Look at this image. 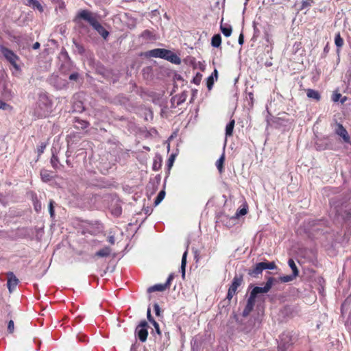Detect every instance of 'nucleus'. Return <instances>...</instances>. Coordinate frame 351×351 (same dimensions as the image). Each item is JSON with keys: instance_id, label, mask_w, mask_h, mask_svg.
Instances as JSON below:
<instances>
[{"instance_id": "nucleus-1", "label": "nucleus", "mask_w": 351, "mask_h": 351, "mask_svg": "<svg viewBox=\"0 0 351 351\" xmlns=\"http://www.w3.org/2000/svg\"><path fill=\"white\" fill-rule=\"evenodd\" d=\"M97 14L93 13L88 10H80L75 17L74 21L80 23L81 20L88 22L93 28L104 39L106 40L109 36L107 31L98 21Z\"/></svg>"}, {"instance_id": "nucleus-2", "label": "nucleus", "mask_w": 351, "mask_h": 351, "mask_svg": "<svg viewBox=\"0 0 351 351\" xmlns=\"http://www.w3.org/2000/svg\"><path fill=\"white\" fill-rule=\"evenodd\" d=\"M147 55L149 57L160 58L169 61L176 64L181 63L180 58L173 51L166 49H154L147 52Z\"/></svg>"}, {"instance_id": "nucleus-3", "label": "nucleus", "mask_w": 351, "mask_h": 351, "mask_svg": "<svg viewBox=\"0 0 351 351\" xmlns=\"http://www.w3.org/2000/svg\"><path fill=\"white\" fill-rule=\"evenodd\" d=\"M298 340V335L293 331H285L280 336L278 351H285L293 346Z\"/></svg>"}, {"instance_id": "nucleus-4", "label": "nucleus", "mask_w": 351, "mask_h": 351, "mask_svg": "<svg viewBox=\"0 0 351 351\" xmlns=\"http://www.w3.org/2000/svg\"><path fill=\"white\" fill-rule=\"evenodd\" d=\"M278 282L276 278L269 277L264 287H254L250 292V298L254 300H256V298L259 293H267L269 291L273 285Z\"/></svg>"}, {"instance_id": "nucleus-5", "label": "nucleus", "mask_w": 351, "mask_h": 351, "mask_svg": "<svg viewBox=\"0 0 351 351\" xmlns=\"http://www.w3.org/2000/svg\"><path fill=\"white\" fill-rule=\"evenodd\" d=\"M0 51L5 60L10 63L16 71H18L21 70L19 65L17 64V61L19 60V57L14 53L13 51L3 45H0Z\"/></svg>"}, {"instance_id": "nucleus-6", "label": "nucleus", "mask_w": 351, "mask_h": 351, "mask_svg": "<svg viewBox=\"0 0 351 351\" xmlns=\"http://www.w3.org/2000/svg\"><path fill=\"white\" fill-rule=\"evenodd\" d=\"M148 324L146 321H142L136 328V333L138 339L141 342H145L147 340L148 331Z\"/></svg>"}, {"instance_id": "nucleus-7", "label": "nucleus", "mask_w": 351, "mask_h": 351, "mask_svg": "<svg viewBox=\"0 0 351 351\" xmlns=\"http://www.w3.org/2000/svg\"><path fill=\"white\" fill-rule=\"evenodd\" d=\"M335 134L341 136L343 141L347 143H350V137L346 130V128L341 123H337V128L335 129Z\"/></svg>"}, {"instance_id": "nucleus-8", "label": "nucleus", "mask_w": 351, "mask_h": 351, "mask_svg": "<svg viewBox=\"0 0 351 351\" xmlns=\"http://www.w3.org/2000/svg\"><path fill=\"white\" fill-rule=\"evenodd\" d=\"M8 276V282H7V287L10 291V293H12L13 290L16 288L19 283V280L16 277V276L14 274L13 272L10 271L7 274Z\"/></svg>"}, {"instance_id": "nucleus-9", "label": "nucleus", "mask_w": 351, "mask_h": 351, "mask_svg": "<svg viewBox=\"0 0 351 351\" xmlns=\"http://www.w3.org/2000/svg\"><path fill=\"white\" fill-rule=\"evenodd\" d=\"M264 270L263 265L262 262L258 263L255 265V266L249 270L248 274L252 277L256 278L259 274H261Z\"/></svg>"}, {"instance_id": "nucleus-10", "label": "nucleus", "mask_w": 351, "mask_h": 351, "mask_svg": "<svg viewBox=\"0 0 351 351\" xmlns=\"http://www.w3.org/2000/svg\"><path fill=\"white\" fill-rule=\"evenodd\" d=\"M243 282V276L241 275H236L228 289L237 293V288L241 285Z\"/></svg>"}, {"instance_id": "nucleus-11", "label": "nucleus", "mask_w": 351, "mask_h": 351, "mask_svg": "<svg viewBox=\"0 0 351 351\" xmlns=\"http://www.w3.org/2000/svg\"><path fill=\"white\" fill-rule=\"evenodd\" d=\"M255 304V300H252L250 297L247 299L246 306L243 311V316L247 317L250 312L253 310Z\"/></svg>"}, {"instance_id": "nucleus-12", "label": "nucleus", "mask_w": 351, "mask_h": 351, "mask_svg": "<svg viewBox=\"0 0 351 351\" xmlns=\"http://www.w3.org/2000/svg\"><path fill=\"white\" fill-rule=\"evenodd\" d=\"M140 36L146 42L155 40L156 39L155 34L149 29L144 30Z\"/></svg>"}, {"instance_id": "nucleus-13", "label": "nucleus", "mask_w": 351, "mask_h": 351, "mask_svg": "<svg viewBox=\"0 0 351 351\" xmlns=\"http://www.w3.org/2000/svg\"><path fill=\"white\" fill-rule=\"evenodd\" d=\"M112 250L110 247L106 246L102 249L98 250L94 255L95 257H108L110 255Z\"/></svg>"}, {"instance_id": "nucleus-14", "label": "nucleus", "mask_w": 351, "mask_h": 351, "mask_svg": "<svg viewBox=\"0 0 351 351\" xmlns=\"http://www.w3.org/2000/svg\"><path fill=\"white\" fill-rule=\"evenodd\" d=\"M189 245V243H187L186 250L182 255V261H181L180 270H181V273H182V277L183 279L185 277V268H186V256H187V253H188Z\"/></svg>"}, {"instance_id": "nucleus-15", "label": "nucleus", "mask_w": 351, "mask_h": 351, "mask_svg": "<svg viewBox=\"0 0 351 351\" xmlns=\"http://www.w3.org/2000/svg\"><path fill=\"white\" fill-rule=\"evenodd\" d=\"M220 29L226 37H229L232 32L231 25L228 24H223V19L221 22Z\"/></svg>"}, {"instance_id": "nucleus-16", "label": "nucleus", "mask_w": 351, "mask_h": 351, "mask_svg": "<svg viewBox=\"0 0 351 351\" xmlns=\"http://www.w3.org/2000/svg\"><path fill=\"white\" fill-rule=\"evenodd\" d=\"M167 289V285L157 284L148 288L147 291L149 293L154 291H163Z\"/></svg>"}, {"instance_id": "nucleus-17", "label": "nucleus", "mask_w": 351, "mask_h": 351, "mask_svg": "<svg viewBox=\"0 0 351 351\" xmlns=\"http://www.w3.org/2000/svg\"><path fill=\"white\" fill-rule=\"evenodd\" d=\"M235 124L234 119H232L226 126V136H230L232 135L233 130Z\"/></svg>"}, {"instance_id": "nucleus-18", "label": "nucleus", "mask_w": 351, "mask_h": 351, "mask_svg": "<svg viewBox=\"0 0 351 351\" xmlns=\"http://www.w3.org/2000/svg\"><path fill=\"white\" fill-rule=\"evenodd\" d=\"M306 95L308 97L313 99L316 101H319L321 98L319 92L313 89H308L306 90Z\"/></svg>"}, {"instance_id": "nucleus-19", "label": "nucleus", "mask_w": 351, "mask_h": 351, "mask_svg": "<svg viewBox=\"0 0 351 351\" xmlns=\"http://www.w3.org/2000/svg\"><path fill=\"white\" fill-rule=\"evenodd\" d=\"M27 5L32 7L34 9L38 10L40 12L43 11V6L37 0H27Z\"/></svg>"}, {"instance_id": "nucleus-20", "label": "nucleus", "mask_w": 351, "mask_h": 351, "mask_svg": "<svg viewBox=\"0 0 351 351\" xmlns=\"http://www.w3.org/2000/svg\"><path fill=\"white\" fill-rule=\"evenodd\" d=\"M186 97H187L186 93H182L180 95H176L175 97H173L171 100H173V101L176 100L177 106H180V104H182V103H184L186 101Z\"/></svg>"}, {"instance_id": "nucleus-21", "label": "nucleus", "mask_w": 351, "mask_h": 351, "mask_svg": "<svg viewBox=\"0 0 351 351\" xmlns=\"http://www.w3.org/2000/svg\"><path fill=\"white\" fill-rule=\"evenodd\" d=\"M221 44V37L220 34H215L211 40V45L214 47H219Z\"/></svg>"}, {"instance_id": "nucleus-22", "label": "nucleus", "mask_w": 351, "mask_h": 351, "mask_svg": "<svg viewBox=\"0 0 351 351\" xmlns=\"http://www.w3.org/2000/svg\"><path fill=\"white\" fill-rule=\"evenodd\" d=\"M40 176L42 180L45 182L50 181L52 178L50 172L45 169H43L40 171Z\"/></svg>"}, {"instance_id": "nucleus-23", "label": "nucleus", "mask_w": 351, "mask_h": 351, "mask_svg": "<svg viewBox=\"0 0 351 351\" xmlns=\"http://www.w3.org/2000/svg\"><path fill=\"white\" fill-rule=\"evenodd\" d=\"M296 277H297V276L292 274L291 275H286V276H280L279 278V279H277V280H278V282L280 281L282 282H289L293 280Z\"/></svg>"}, {"instance_id": "nucleus-24", "label": "nucleus", "mask_w": 351, "mask_h": 351, "mask_svg": "<svg viewBox=\"0 0 351 351\" xmlns=\"http://www.w3.org/2000/svg\"><path fill=\"white\" fill-rule=\"evenodd\" d=\"M288 265L290 267V268L292 269V271H293L292 274H293L298 276L299 274V271L298 269V267H297L294 261L292 258L289 259Z\"/></svg>"}, {"instance_id": "nucleus-25", "label": "nucleus", "mask_w": 351, "mask_h": 351, "mask_svg": "<svg viewBox=\"0 0 351 351\" xmlns=\"http://www.w3.org/2000/svg\"><path fill=\"white\" fill-rule=\"evenodd\" d=\"M225 160V156L223 154L216 162V167L220 173L223 171V165Z\"/></svg>"}, {"instance_id": "nucleus-26", "label": "nucleus", "mask_w": 351, "mask_h": 351, "mask_svg": "<svg viewBox=\"0 0 351 351\" xmlns=\"http://www.w3.org/2000/svg\"><path fill=\"white\" fill-rule=\"evenodd\" d=\"M165 196V191L164 190L160 191L154 200V206H158L163 200Z\"/></svg>"}, {"instance_id": "nucleus-27", "label": "nucleus", "mask_w": 351, "mask_h": 351, "mask_svg": "<svg viewBox=\"0 0 351 351\" xmlns=\"http://www.w3.org/2000/svg\"><path fill=\"white\" fill-rule=\"evenodd\" d=\"M75 127L77 128H81V129H85L88 127L89 123L88 122L80 119H76L75 120Z\"/></svg>"}, {"instance_id": "nucleus-28", "label": "nucleus", "mask_w": 351, "mask_h": 351, "mask_svg": "<svg viewBox=\"0 0 351 351\" xmlns=\"http://www.w3.org/2000/svg\"><path fill=\"white\" fill-rule=\"evenodd\" d=\"M335 43L337 48H341L343 45V40L339 33L335 35Z\"/></svg>"}, {"instance_id": "nucleus-29", "label": "nucleus", "mask_w": 351, "mask_h": 351, "mask_svg": "<svg viewBox=\"0 0 351 351\" xmlns=\"http://www.w3.org/2000/svg\"><path fill=\"white\" fill-rule=\"evenodd\" d=\"M264 269H274L276 265L274 262H262Z\"/></svg>"}, {"instance_id": "nucleus-30", "label": "nucleus", "mask_w": 351, "mask_h": 351, "mask_svg": "<svg viewBox=\"0 0 351 351\" xmlns=\"http://www.w3.org/2000/svg\"><path fill=\"white\" fill-rule=\"evenodd\" d=\"M51 163L52 167L54 169L58 168L59 160H58V156L56 155H55L54 153H53V154H52V157L51 158Z\"/></svg>"}, {"instance_id": "nucleus-31", "label": "nucleus", "mask_w": 351, "mask_h": 351, "mask_svg": "<svg viewBox=\"0 0 351 351\" xmlns=\"http://www.w3.org/2000/svg\"><path fill=\"white\" fill-rule=\"evenodd\" d=\"M122 213V208L120 206L117 205L112 209V214L115 217H119Z\"/></svg>"}, {"instance_id": "nucleus-32", "label": "nucleus", "mask_w": 351, "mask_h": 351, "mask_svg": "<svg viewBox=\"0 0 351 351\" xmlns=\"http://www.w3.org/2000/svg\"><path fill=\"white\" fill-rule=\"evenodd\" d=\"M214 84L213 74H211L208 78L206 82V86L208 90H211Z\"/></svg>"}, {"instance_id": "nucleus-33", "label": "nucleus", "mask_w": 351, "mask_h": 351, "mask_svg": "<svg viewBox=\"0 0 351 351\" xmlns=\"http://www.w3.org/2000/svg\"><path fill=\"white\" fill-rule=\"evenodd\" d=\"M202 75L200 73H197L195 76L193 78L192 82L196 85H199L201 82Z\"/></svg>"}, {"instance_id": "nucleus-34", "label": "nucleus", "mask_w": 351, "mask_h": 351, "mask_svg": "<svg viewBox=\"0 0 351 351\" xmlns=\"http://www.w3.org/2000/svg\"><path fill=\"white\" fill-rule=\"evenodd\" d=\"M49 212L51 217H53L55 215V212H54V208H53V200H50V202H49Z\"/></svg>"}, {"instance_id": "nucleus-35", "label": "nucleus", "mask_w": 351, "mask_h": 351, "mask_svg": "<svg viewBox=\"0 0 351 351\" xmlns=\"http://www.w3.org/2000/svg\"><path fill=\"white\" fill-rule=\"evenodd\" d=\"M74 44H75V47L77 48V51L79 52V53L80 54H82L84 53V48L83 47L82 45H81L80 44L76 43V42H74Z\"/></svg>"}, {"instance_id": "nucleus-36", "label": "nucleus", "mask_w": 351, "mask_h": 351, "mask_svg": "<svg viewBox=\"0 0 351 351\" xmlns=\"http://www.w3.org/2000/svg\"><path fill=\"white\" fill-rule=\"evenodd\" d=\"M14 329V324L12 320H10L8 324V330L10 333H12Z\"/></svg>"}, {"instance_id": "nucleus-37", "label": "nucleus", "mask_w": 351, "mask_h": 351, "mask_svg": "<svg viewBox=\"0 0 351 351\" xmlns=\"http://www.w3.org/2000/svg\"><path fill=\"white\" fill-rule=\"evenodd\" d=\"M312 3H313L312 0L303 1L302 3V8L304 9V8L310 7Z\"/></svg>"}, {"instance_id": "nucleus-38", "label": "nucleus", "mask_w": 351, "mask_h": 351, "mask_svg": "<svg viewBox=\"0 0 351 351\" xmlns=\"http://www.w3.org/2000/svg\"><path fill=\"white\" fill-rule=\"evenodd\" d=\"M10 108V106L5 102L0 100V109L8 110Z\"/></svg>"}, {"instance_id": "nucleus-39", "label": "nucleus", "mask_w": 351, "mask_h": 351, "mask_svg": "<svg viewBox=\"0 0 351 351\" xmlns=\"http://www.w3.org/2000/svg\"><path fill=\"white\" fill-rule=\"evenodd\" d=\"M247 213V209L245 208H243L237 211L236 215L237 217L245 215Z\"/></svg>"}, {"instance_id": "nucleus-40", "label": "nucleus", "mask_w": 351, "mask_h": 351, "mask_svg": "<svg viewBox=\"0 0 351 351\" xmlns=\"http://www.w3.org/2000/svg\"><path fill=\"white\" fill-rule=\"evenodd\" d=\"M155 328V331L156 332L158 335H160L161 334V332H160V327H159V325L158 324L154 321L152 323Z\"/></svg>"}, {"instance_id": "nucleus-41", "label": "nucleus", "mask_w": 351, "mask_h": 351, "mask_svg": "<svg viewBox=\"0 0 351 351\" xmlns=\"http://www.w3.org/2000/svg\"><path fill=\"white\" fill-rule=\"evenodd\" d=\"M3 95L4 97H11L12 94L10 90L5 88L4 92L3 93Z\"/></svg>"}, {"instance_id": "nucleus-42", "label": "nucleus", "mask_w": 351, "mask_h": 351, "mask_svg": "<svg viewBox=\"0 0 351 351\" xmlns=\"http://www.w3.org/2000/svg\"><path fill=\"white\" fill-rule=\"evenodd\" d=\"M147 319L149 320V322L150 323H152L153 322H154V319L152 317V315H151V310L149 308H148L147 309Z\"/></svg>"}, {"instance_id": "nucleus-43", "label": "nucleus", "mask_w": 351, "mask_h": 351, "mask_svg": "<svg viewBox=\"0 0 351 351\" xmlns=\"http://www.w3.org/2000/svg\"><path fill=\"white\" fill-rule=\"evenodd\" d=\"M173 278H174V276H173V274H171L169 276V277H168V278H167V280L166 282H165V283H164L165 285H167V288L170 285L171 282L172 281V280L173 279Z\"/></svg>"}, {"instance_id": "nucleus-44", "label": "nucleus", "mask_w": 351, "mask_h": 351, "mask_svg": "<svg viewBox=\"0 0 351 351\" xmlns=\"http://www.w3.org/2000/svg\"><path fill=\"white\" fill-rule=\"evenodd\" d=\"M154 309L156 315L157 316H160V308L159 305L157 303L154 304Z\"/></svg>"}, {"instance_id": "nucleus-45", "label": "nucleus", "mask_w": 351, "mask_h": 351, "mask_svg": "<svg viewBox=\"0 0 351 351\" xmlns=\"http://www.w3.org/2000/svg\"><path fill=\"white\" fill-rule=\"evenodd\" d=\"M78 76H79V75H78V73H71V74L69 75V80H70L75 81V80H77Z\"/></svg>"}, {"instance_id": "nucleus-46", "label": "nucleus", "mask_w": 351, "mask_h": 351, "mask_svg": "<svg viewBox=\"0 0 351 351\" xmlns=\"http://www.w3.org/2000/svg\"><path fill=\"white\" fill-rule=\"evenodd\" d=\"M235 292L234 291H230V289H228V294H227V296H226V298L230 301L231 300V299L232 298V297L235 295Z\"/></svg>"}, {"instance_id": "nucleus-47", "label": "nucleus", "mask_w": 351, "mask_h": 351, "mask_svg": "<svg viewBox=\"0 0 351 351\" xmlns=\"http://www.w3.org/2000/svg\"><path fill=\"white\" fill-rule=\"evenodd\" d=\"M341 97L340 93H335L332 95V101L337 102L339 100V98Z\"/></svg>"}, {"instance_id": "nucleus-48", "label": "nucleus", "mask_w": 351, "mask_h": 351, "mask_svg": "<svg viewBox=\"0 0 351 351\" xmlns=\"http://www.w3.org/2000/svg\"><path fill=\"white\" fill-rule=\"evenodd\" d=\"M46 145L45 144H42L38 148V153L39 155L43 153L44 149H45Z\"/></svg>"}, {"instance_id": "nucleus-49", "label": "nucleus", "mask_w": 351, "mask_h": 351, "mask_svg": "<svg viewBox=\"0 0 351 351\" xmlns=\"http://www.w3.org/2000/svg\"><path fill=\"white\" fill-rule=\"evenodd\" d=\"M107 240L112 245L114 244V243H115L114 237L112 235L108 236Z\"/></svg>"}, {"instance_id": "nucleus-50", "label": "nucleus", "mask_w": 351, "mask_h": 351, "mask_svg": "<svg viewBox=\"0 0 351 351\" xmlns=\"http://www.w3.org/2000/svg\"><path fill=\"white\" fill-rule=\"evenodd\" d=\"M61 55L65 58V59H68L69 60H70L69 58V54L68 53L66 52V51L65 49H62V51H61Z\"/></svg>"}, {"instance_id": "nucleus-51", "label": "nucleus", "mask_w": 351, "mask_h": 351, "mask_svg": "<svg viewBox=\"0 0 351 351\" xmlns=\"http://www.w3.org/2000/svg\"><path fill=\"white\" fill-rule=\"evenodd\" d=\"M238 42L240 45H242L244 43V36L242 33L239 35Z\"/></svg>"}, {"instance_id": "nucleus-52", "label": "nucleus", "mask_w": 351, "mask_h": 351, "mask_svg": "<svg viewBox=\"0 0 351 351\" xmlns=\"http://www.w3.org/2000/svg\"><path fill=\"white\" fill-rule=\"evenodd\" d=\"M34 208L37 212H38L41 209V205L40 204L36 203L34 204Z\"/></svg>"}, {"instance_id": "nucleus-53", "label": "nucleus", "mask_w": 351, "mask_h": 351, "mask_svg": "<svg viewBox=\"0 0 351 351\" xmlns=\"http://www.w3.org/2000/svg\"><path fill=\"white\" fill-rule=\"evenodd\" d=\"M174 160V156L172 155L170 158L169 159V166L171 167L173 162Z\"/></svg>"}, {"instance_id": "nucleus-54", "label": "nucleus", "mask_w": 351, "mask_h": 351, "mask_svg": "<svg viewBox=\"0 0 351 351\" xmlns=\"http://www.w3.org/2000/svg\"><path fill=\"white\" fill-rule=\"evenodd\" d=\"M40 43H39L38 42H36V43L33 45L32 48H33L34 49H38V48L40 47Z\"/></svg>"}, {"instance_id": "nucleus-55", "label": "nucleus", "mask_w": 351, "mask_h": 351, "mask_svg": "<svg viewBox=\"0 0 351 351\" xmlns=\"http://www.w3.org/2000/svg\"><path fill=\"white\" fill-rule=\"evenodd\" d=\"M212 74H213V78L215 77L217 80V76H218L217 70L215 69Z\"/></svg>"}, {"instance_id": "nucleus-56", "label": "nucleus", "mask_w": 351, "mask_h": 351, "mask_svg": "<svg viewBox=\"0 0 351 351\" xmlns=\"http://www.w3.org/2000/svg\"><path fill=\"white\" fill-rule=\"evenodd\" d=\"M66 156H67V158H69V156L67 154H66ZM66 164H67V165H68V166H70V167L71 166V161L69 160V158H67V159H66Z\"/></svg>"}, {"instance_id": "nucleus-57", "label": "nucleus", "mask_w": 351, "mask_h": 351, "mask_svg": "<svg viewBox=\"0 0 351 351\" xmlns=\"http://www.w3.org/2000/svg\"><path fill=\"white\" fill-rule=\"evenodd\" d=\"M156 167H157V165H156V162H155V163L154 164L153 169H154V170H157Z\"/></svg>"}, {"instance_id": "nucleus-58", "label": "nucleus", "mask_w": 351, "mask_h": 351, "mask_svg": "<svg viewBox=\"0 0 351 351\" xmlns=\"http://www.w3.org/2000/svg\"><path fill=\"white\" fill-rule=\"evenodd\" d=\"M345 99H346V98H344L343 99H342V100L341 101V103H343V102L345 101Z\"/></svg>"}, {"instance_id": "nucleus-59", "label": "nucleus", "mask_w": 351, "mask_h": 351, "mask_svg": "<svg viewBox=\"0 0 351 351\" xmlns=\"http://www.w3.org/2000/svg\"><path fill=\"white\" fill-rule=\"evenodd\" d=\"M246 1H248V0H245Z\"/></svg>"}]
</instances>
